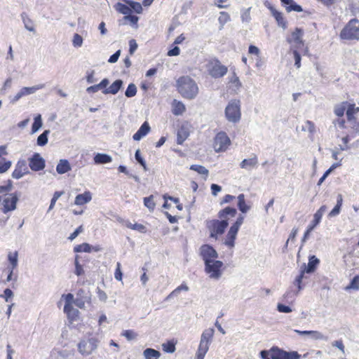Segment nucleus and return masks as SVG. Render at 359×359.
<instances>
[{
  "label": "nucleus",
  "mask_w": 359,
  "mask_h": 359,
  "mask_svg": "<svg viewBox=\"0 0 359 359\" xmlns=\"http://www.w3.org/2000/svg\"><path fill=\"white\" fill-rule=\"evenodd\" d=\"M127 3L130 5V10L133 9L137 13L142 12V7L140 3L135 1H127Z\"/></svg>",
  "instance_id": "48"
},
{
  "label": "nucleus",
  "mask_w": 359,
  "mask_h": 359,
  "mask_svg": "<svg viewBox=\"0 0 359 359\" xmlns=\"http://www.w3.org/2000/svg\"><path fill=\"white\" fill-rule=\"evenodd\" d=\"M143 354L145 359H158L161 355L159 351L150 348H146Z\"/></svg>",
  "instance_id": "32"
},
{
  "label": "nucleus",
  "mask_w": 359,
  "mask_h": 359,
  "mask_svg": "<svg viewBox=\"0 0 359 359\" xmlns=\"http://www.w3.org/2000/svg\"><path fill=\"white\" fill-rule=\"evenodd\" d=\"M123 335L128 339V340H132L133 339H135V337H136V334L133 331V330H125L123 332Z\"/></svg>",
  "instance_id": "63"
},
{
  "label": "nucleus",
  "mask_w": 359,
  "mask_h": 359,
  "mask_svg": "<svg viewBox=\"0 0 359 359\" xmlns=\"http://www.w3.org/2000/svg\"><path fill=\"white\" fill-rule=\"evenodd\" d=\"M126 226L130 229L137 230L141 233L146 232V227L142 224H138V223L132 224L130 222H128L126 224Z\"/></svg>",
  "instance_id": "40"
},
{
  "label": "nucleus",
  "mask_w": 359,
  "mask_h": 359,
  "mask_svg": "<svg viewBox=\"0 0 359 359\" xmlns=\"http://www.w3.org/2000/svg\"><path fill=\"white\" fill-rule=\"evenodd\" d=\"M278 311L280 313H290L292 311V309L290 306L279 304L277 306Z\"/></svg>",
  "instance_id": "64"
},
{
  "label": "nucleus",
  "mask_w": 359,
  "mask_h": 359,
  "mask_svg": "<svg viewBox=\"0 0 359 359\" xmlns=\"http://www.w3.org/2000/svg\"><path fill=\"white\" fill-rule=\"evenodd\" d=\"M351 289L355 290H359V276L358 275L354 276V278L351 280V283L345 287L346 290H350Z\"/></svg>",
  "instance_id": "38"
},
{
  "label": "nucleus",
  "mask_w": 359,
  "mask_h": 359,
  "mask_svg": "<svg viewBox=\"0 0 359 359\" xmlns=\"http://www.w3.org/2000/svg\"><path fill=\"white\" fill-rule=\"evenodd\" d=\"M13 184L11 180H8L4 185L0 186V205H2L1 211L6 214L17 208L18 196L16 192L10 193Z\"/></svg>",
  "instance_id": "3"
},
{
  "label": "nucleus",
  "mask_w": 359,
  "mask_h": 359,
  "mask_svg": "<svg viewBox=\"0 0 359 359\" xmlns=\"http://www.w3.org/2000/svg\"><path fill=\"white\" fill-rule=\"evenodd\" d=\"M137 93V88L135 84L130 83L128 86V88L125 92V95L128 97H132Z\"/></svg>",
  "instance_id": "43"
},
{
  "label": "nucleus",
  "mask_w": 359,
  "mask_h": 359,
  "mask_svg": "<svg viewBox=\"0 0 359 359\" xmlns=\"http://www.w3.org/2000/svg\"><path fill=\"white\" fill-rule=\"evenodd\" d=\"M294 332L301 336L311 335L315 339H322L323 338V335L320 332L316 331V330L302 331V330H294Z\"/></svg>",
  "instance_id": "30"
},
{
  "label": "nucleus",
  "mask_w": 359,
  "mask_h": 359,
  "mask_svg": "<svg viewBox=\"0 0 359 359\" xmlns=\"http://www.w3.org/2000/svg\"><path fill=\"white\" fill-rule=\"evenodd\" d=\"M189 290V287L186 284H181L180 286L176 287L168 297V298L171 297L172 296H175L178 294L182 290L187 291Z\"/></svg>",
  "instance_id": "50"
},
{
  "label": "nucleus",
  "mask_w": 359,
  "mask_h": 359,
  "mask_svg": "<svg viewBox=\"0 0 359 359\" xmlns=\"http://www.w3.org/2000/svg\"><path fill=\"white\" fill-rule=\"evenodd\" d=\"M42 126L41 116L40 114L37 115L34 118V121L33 123L32 130V133L36 132Z\"/></svg>",
  "instance_id": "44"
},
{
  "label": "nucleus",
  "mask_w": 359,
  "mask_h": 359,
  "mask_svg": "<svg viewBox=\"0 0 359 359\" xmlns=\"http://www.w3.org/2000/svg\"><path fill=\"white\" fill-rule=\"evenodd\" d=\"M340 38L346 40L359 39V20L351 19L341 29Z\"/></svg>",
  "instance_id": "7"
},
{
  "label": "nucleus",
  "mask_w": 359,
  "mask_h": 359,
  "mask_svg": "<svg viewBox=\"0 0 359 359\" xmlns=\"http://www.w3.org/2000/svg\"><path fill=\"white\" fill-rule=\"evenodd\" d=\"M238 208L243 213L247 212L250 210V207L246 204L243 194H241L238 196Z\"/></svg>",
  "instance_id": "31"
},
{
  "label": "nucleus",
  "mask_w": 359,
  "mask_h": 359,
  "mask_svg": "<svg viewBox=\"0 0 359 359\" xmlns=\"http://www.w3.org/2000/svg\"><path fill=\"white\" fill-rule=\"evenodd\" d=\"M92 199V194L89 191H86L84 193L78 194L74 200V204L77 205H83Z\"/></svg>",
  "instance_id": "20"
},
{
  "label": "nucleus",
  "mask_w": 359,
  "mask_h": 359,
  "mask_svg": "<svg viewBox=\"0 0 359 359\" xmlns=\"http://www.w3.org/2000/svg\"><path fill=\"white\" fill-rule=\"evenodd\" d=\"M280 1L285 6L287 12H302L303 11L302 6L297 4L293 0H280Z\"/></svg>",
  "instance_id": "23"
},
{
  "label": "nucleus",
  "mask_w": 359,
  "mask_h": 359,
  "mask_svg": "<svg viewBox=\"0 0 359 359\" xmlns=\"http://www.w3.org/2000/svg\"><path fill=\"white\" fill-rule=\"evenodd\" d=\"M71 170V166L67 160L62 159L56 166V171L59 174H65Z\"/></svg>",
  "instance_id": "28"
},
{
  "label": "nucleus",
  "mask_w": 359,
  "mask_h": 359,
  "mask_svg": "<svg viewBox=\"0 0 359 359\" xmlns=\"http://www.w3.org/2000/svg\"><path fill=\"white\" fill-rule=\"evenodd\" d=\"M1 297H3L6 302H8L11 298L13 297V292L9 288H6L4 291V294L0 295Z\"/></svg>",
  "instance_id": "57"
},
{
  "label": "nucleus",
  "mask_w": 359,
  "mask_h": 359,
  "mask_svg": "<svg viewBox=\"0 0 359 359\" xmlns=\"http://www.w3.org/2000/svg\"><path fill=\"white\" fill-rule=\"evenodd\" d=\"M114 277L117 280H122L123 274L121 270V263L117 262L116 268L114 272Z\"/></svg>",
  "instance_id": "55"
},
{
  "label": "nucleus",
  "mask_w": 359,
  "mask_h": 359,
  "mask_svg": "<svg viewBox=\"0 0 359 359\" xmlns=\"http://www.w3.org/2000/svg\"><path fill=\"white\" fill-rule=\"evenodd\" d=\"M74 264H75V273L77 276L83 275L84 273V271H83V266L79 264L78 255H76L75 257Z\"/></svg>",
  "instance_id": "49"
},
{
  "label": "nucleus",
  "mask_w": 359,
  "mask_h": 359,
  "mask_svg": "<svg viewBox=\"0 0 359 359\" xmlns=\"http://www.w3.org/2000/svg\"><path fill=\"white\" fill-rule=\"evenodd\" d=\"M200 255L204 261L205 271L209 278L219 279L225 267L222 261L216 260L218 254L214 248L208 244L203 245L200 248Z\"/></svg>",
  "instance_id": "1"
},
{
  "label": "nucleus",
  "mask_w": 359,
  "mask_h": 359,
  "mask_svg": "<svg viewBox=\"0 0 359 359\" xmlns=\"http://www.w3.org/2000/svg\"><path fill=\"white\" fill-rule=\"evenodd\" d=\"M345 111L347 119L348 121H355V115L359 113V107H356L355 103H351L347 101L342 102L334 107V112L336 116L339 117V118L334 122V124L341 129L346 128V121L342 118Z\"/></svg>",
  "instance_id": "4"
},
{
  "label": "nucleus",
  "mask_w": 359,
  "mask_h": 359,
  "mask_svg": "<svg viewBox=\"0 0 359 359\" xmlns=\"http://www.w3.org/2000/svg\"><path fill=\"white\" fill-rule=\"evenodd\" d=\"M319 263L320 260L315 255L309 257L307 266H305V268L301 271L300 273L297 276L294 280L295 285H297L299 290L302 288L301 284L304 278V273L315 271Z\"/></svg>",
  "instance_id": "10"
},
{
  "label": "nucleus",
  "mask_w": 359,
  "mask_h": 359,
  "mask_svg": "<svg viewBox=\"0 0 359 359\" xmlns=\"http://www.w3.org/2000/svg\"><path fill=\"white\" fill-rule=\"evenodd\" d=\"M214 332V329L208 328L205 330L202 333L200 344L196 352V359H204L209 349V345L212 339Z\"/></svg>",
  "instance_id": "8"
},
{
  "label": "nucleus",
  "mask_w": 359,
  "mask_h": 359,
  "mask_svg": "<svg viewBox=\"0 0 359 359\" xmlns=\"http://www.w3.org/2000/svg\"><path fill=\"white\" fill-rule=\"evenodd\" d=\"M227 119L232 122H237L241 118L240 104L238 100L229 102L225 109Z\"/></svg>",
  "instance_id": "14"
},
{
  "label": "nucleus",
  "mask_w": 359,
  "mask_h": 359,
  "mask_svg": "<svg viewBox=\"0 0 359 359\" xmlns=\"http://www.w3.org/2000/svg\"><path fill=\"white\" fill-rule=\"evenodd\" d=\"M326 210V205H322L314 214L313 219L309 225L315 228L320 222L322 217Z\"/></svg>",
  "instance_id": "24"
},
{
  "label": "nucleus",
  "mask_w": 359,
  "mask_h": 359,
  "mask_svg": "<svg viewBox=\"0 0 359 359\" xmlns=\"http://www.w3.org/2000/svg\"><path fill=\"white\" fill-rule=\"evenodd\" d=\"M36 90V88L34 87H31V88L24 87L20 91L21 92V95H22V96H25L27 95L34 93Z\"/></svg>",
  "instance_id": "59"
},
{
  "label": "nucleus",
  "mask_w": 359,
  "mask_h": 359,
  "mask_svg": "<svg viewBox=\"0 0 359 359\" xmlns=\"http://www.w3.org/2000/svg\"><path fill=\"white\" fill-rule=\"evenodd\" d=\"M135 159L137 160V161L144 168L146 169V163L144 161V160L142 158V157L140 155V150H137L136 152H135Z\"/></svg>",
  "instance_id": "61"
},
{
  "label": "nucleus",
  "mask_w": 359,
  "mask_h": 359,
  "mask_svg": "<svg viewBox=\"0 0 359 359\" xmlns=\"http://www.w3.org/2000/svg\"><path fill=\"white\" fill-rule=\"evenodd\" d=\"M23 22L27 29L30 32H34V26L33 21L27 15L23 17Z\"/></svg>",
  "instance_id": "51"
},
{
  "label": "nucleus",
  "mask_w": 359,
  "mask_h": 359,
  "mask_svg": "<svg viewBox=\"0 0 359 359\" xmlns=\"http://www.w3.org/2000/svg\"><path fill=\"white\" fill-rule=\"evenodd\" d=\"M272 13H273V16L275 18V19L276 20L278 23L279 25L284 26L285 25V22L284 18L283 16V13L281 12H279L276 10L273 11Z\"/></svg>",
  "instance_id": "47"
},
{
  "label": "nucleus",
  "mask_w": 359,
  "mask_h": 359,
  "mask_svg": "<svg viewBox=\"0 0 359 359\" xmlns=\"http://www.w3.org/2000/svg\"><path fill=\"white\" fill-rule=\"evenodd\" d=\"M150 131V126L147 121L143 123L139 130L133 135V138L134 140L138 141Z\"/></svg>",
  "instance_id": "21"
},
{
  "label": "nucleus",
  "mask_w": 359,
  "mask_h": 359,
  "mask_svg": "<svg viewBox=\"0 0 359 359\" xmlns=\"http://www.w3.org/2000/svg\"><path fill=\"white\" fill-rule=\"evenodd\" d=\"M124 19L129 20L133 25H137L139 18L136 15H133L129 13L124 17Z\"/></svg>",
  "instance_id": "62"
},
{
  "label": "nucleus",
  "mask_w": 359,
  "mask_h": 359,
  "mask_svg": "<svg viewBox=\"0 0 359 359\" xmlns=\"http://www.w3.org/2000/svg\"><path fill=\"white\" fill-rule=\"evenodd\" d=\"M258 164V158L255 154L252 158H245L240 163V167L243 169H252L256 168Z\"/></svg>",
  "instance_id": "22"
},
{
  "label": "nucleus",
  "mask_w": 359,
  "mask_h": 359,
  "mask_svg": "<svg viewBox=\"0 0 359 359\" xmlns=\"http://www.w3.org/2000/svg\"><path fill=\"white\" fill-rule=\"evenodd\" d=\"M191 126L188 123H183L180 126L177 133V144H182L188 138L190 134Z\"/></svg>",
  "instance_id": "17"
},
{
  "label": "nucleus",
  "mask_w": 359,
  "mask_h": 359,
  "mask_svg": "<svg viewBox=\"0 0 359 359\" xmlns=\"http://www.w3.org/2000/svg\"><path fill=\"white\" fill-rule=\"evenodd\" d=\"M292 53L294 59V65L297 69H299L301 67V55L297 50H294Z\"/></svg>",
  "instance_id": "53"
},
{
  "label": "nucleus",
  "mask_w": 359,
  "mask_h": 359,
  "mask_svg": "<svg viewBox=\"0 0 359 359\" xmlns=\"http://www.w3.org/2000/svg\"><path fill=\"white\" fill-rule=\"evenodd\" d=\"M332 346L338 348L343 353H345V346L341 339L332 342Z\"/></svg>",
  "instance_id": "60"
},
{
  "label": "nucleus",
  "mask_w": 359,
  "mask_h": 359,
  "mask_svg": "<svg viewBox=\"0 0 359 359\" xmlns=\"http://www.w3.org/2000/svg\"><path fill=\"white\" fill-rule=\"evenodd\" d=\"M64 312L71 322L76 320L79 318V311L74 309L73 306H69L67 309L64 308Z\"/></svg>",
  "instance_id": "29"
},
{
  "label": "nucleus",
  "mask_w": 359,
  "mask_h": 359,
  "mask_svg": "<svg viewBox=\"0 0 359 359\" xmlns=\"http://www.w3.org/2000/svg\"><path fill=\"white\" fill-rule=\"evenodd\" d=\"M298 228H293L291 233H290L289 235V237L286 241V243H285V248L287 247V245H288V243L290 241H294L295 240V238H296V236L297 235V233H298Z\"/></svg>",
  "instance_id": "54"
},
{
  "label": "nucleus",
  "mask_w": 359,
  "mask_h": 359,
  "mask_svg": "<svg viewBox=\"0 0 359 359\" xmlns=\"http://www.w3.org/2000/svg\"><path fill=\"white\" fill-rule=\"evenodd\" d=\"M176 88L182 97L187 100H193L198 94L197 83L189 76H180L177 80Z\"/></svg>",
  "instance_id": "5"
},
{
  "label": "nucleus",
  "mask_w": 359,
  "mask_h": 359,
  "mask_svg": "<svg viewBox=\"0 0 359 359\" xmlns=\"http://www.w3.org/2000/svg\"><path fill=\"white\" fill-rule=\"evenodd\" d=\"M12 163L9 160L6 158H1L0 160V174L7 172L11 167Z\"/></svg>",
  "instance_id": "37"
},
{
  "label": "nucleus",
  "mask_w": 359,
  "mask_h": 359,
  "mask_svg": "<svg viewBox=\"0 0 359 359\" xmlns=\"http://www.w3.org/2000/svg\"><path fill=\"white\" fill-rule=\"evenodd\" d=\"M244 221V217L240 215L237 217L235 222L230 226L226 237L224 238V244L229 248L231 249L235 246V241L241 226L243 224Z\"/></svg>",
  "instance_id": "9"
},
{
  "label": "nucleus",
  "mask_w": 359,
  "mask_h": 359,
  "mask_svg": "<svg viewBox=\"0 0 359 359\" xmlns=\"http://www.w3.org/2000/svg\"><path fill=\"white\" fill-rule=\"evenodd\" d=\"M18 252H9L8 255V259L10 262L11 266L10 268L15 269L18 266Z\"/></svg>",
  "instance_id": "39"
},
{
  "label": "nucleus",
  "mask_w": 359,
  "mask_h": 359,
  "mask_svg": "<svg viewBox=\"0 0 359 359\" xmlns=\"http://www.w3.org/2000/svg\"><path fill=\"white\" fill-rule=\"evenodd\" d=\"M48 131L45 130L37 138V144L39 146H44L48 142Z\"/></svg>",
  "instance_id": "46"
},
{
  "label": "nucleus",
  "mask_w": 359,
  "mask_h": 359,
  "mask_svg": "<svg viewBox=\"0 0 359 359\" xmlns=\"http://www.w3.org/2000/svg\"><path fill=\"white\" fill-rule=\"evenodd\" d=\"M144 204L147 208L153 211L156 206V204L154 201V196L151 195L148 197H145L144 198Z\"/></svg>",
  "instance_id": "42"
},
{
  "label": "nucleus",
  "mask_w": 359,
  "mask_h": 359,
  "mask_svg": "<svg viewBox=\"0 0 359 359\" xmlns=\"http://www.w3.org/2000/svg\"><path fill=\"white\" fill-rule=\"evenodd\" d=\"M342 205V197L341 195L338 196L337 205L334 208L329 212L328 217H333L339 214L341 207Z\"/></svg>",
  "instance_id": "33"
},
{
  "label": "nucleus",
  "mask_w": 359,
  "mask_h": 359,
  "mask_svg": "<svg viewBox=\"0 0 359 359\" xmlns=\"http://www.w3.org/2000/svg\"><path fill=\"white\" fill-rule=\"evenodd\" d=\"M97 344L98 339L95 337H90L82 339L78 344V349L83 355H88L97 348Z\"/></svg>",
  "instance_id": "12"
},
{
  "label": "nucleus",
  "mask_w": 359,
  "mask_h": 359,
  "mask_svg": "<svg viewBox=\"0 0 359 359\" xmlns=\"http://www.w3.org/2000/svg\"><path fill=\"white\" fill-rule=\"evenodd\" d=\"M237 210L235 208L226 207L219 211L217 215L219 219H214L206 222V227L210 233V237L217 239L224 234L229 226V221L236 217Z\"/></svg>",
  "instance_id": "2"
},
{
  "label": "nucleus",
  "mask_w": 359,
  "mask_h": 359,
  "mask_svg": "<svg viewBox=\"0 0 359 359\" xmlns=\"http://www.w3.org/2000/svg\"><path fill=\"white\" fill-rule=\"evenodd\" d=\"M163 349L167 353H173L175 351V345L172 341H168L163 344Z\"/></svg>",
  "instance_id": "52"
},
{
  "label": "nucleus",
  "mask_w": 359,
  "mask_h": 359,
  "mask_svg": "<svg viewBox=\"0 0 359 359\" xmlns=\"http://www.w3.org/2000/svg\"><path fill=\"white\" fill-rule=\"evenodd\" d=\"M304 36V30L301 28L296 27L287 37V41L292 44L297 49L304 48V42L302 39Z\"/></svg>",
  "instance_id": "15"
},
{
  "label": "nucleus",
  "mask_w": 359,
  "mask_h": 359,
  "mask_svg": "<svg viewBox=\"0 0 359 359\" xmlns=\"http://www.w3.org/2000/svg\"><path fill=\"white\" fill-rule=\"evenodd\" d=\"M208 72L213 78H220L227 72V67L217 60L210 61L208 64Z\"/></svg>",
  "instance_id": "13"
},
{
  "label": "nucleus",
  "mask_w": 359,
  "mask_h": 359,
  "mask_svg": "<svg viewBox=\"0 0 359 359\" xmlns=\"http://www.w3.org/2000/svg\"><path fill=\"white\" fill-rule=\"evenodd\" d=\"M101 250L99 245L91 246L87 243H83L76 245L74 248V252H90L91 251L98 252Z\"/></svg>",
  "instance_id": "18"
},
{
  "label": "nucleus",
  "mask_w": 359,
  "mask_h": 359,
  "mask_svg": "<svg viewBox=\"0 0 359 359\" xmlns=\"http://www.w3.org/2000/svg\"><path fill=\"white\" fill-rule=\"evenodd\" d=\"M27 172V168L24 161L22 162H18L15 170H13L12 173V176L13 178L15 179H20Z\"/></svg>",
  "instance_id": "19"
},
{
  "label": "nucleus",
  "mask_w": 359,
  "mask_h": 359,
  "mask_svg": "<svg viewBox=\"0 0 359 359\" xmlns=\"http://www.w3.org/2000/svg\"><path fill=\"white\" fill-rule=\"evenodd\" d=\"M231 18L229 14L225 11H221L218 18V21L220 25V29H222L224 25L230 20Z\"/></svg>",
  "instance_id": "36"
},
{
  "label": "nucleus",
  "mask_w": 359,
  "mask_h": 359,
  "mask_svg": "<svg viewBox=\"0 0 359 359\" xmlns=\"http://www.w3.org/2000/svg\"><path fill=\"white\" fill-rule=\"evenodd\" d=\"M190 170L197 172L200 175H203L205 176V179L207 178L209 171L204 166L201 165H191L190 166Z\"/></svg>",
  "instance_id": "34"
},
{
  "label": "nucleus",
  "mask_w": 359,
  "mask_h": 359,
  "mask_svg": "<svg viewBox=\"0 0 359 359\" xmlns=\"http://www.w3.org/2000/svg\"><path fill=\"white\" fill-rule=\"evenodd\" d=\"M123 82L121 80L118 79L113 82L108 88H105L102 93L104 94H116L121 88Z\"/></svg>",
  "instance_id": "26"
},
{
  "label": "nucleus",
  "mask_w": 359,
  "mask_h": 359,
  "mask_svg": "<svg viewBox=\"0 0 359 359\" xmlns=\"http://www.w3.org/2000/svg\"><path fill=\"white\" fill-rule=\"evenodd\" d=\"M83 230V225H80L78 228L76 229V230L72 233L68 239L70 240V241H73L74 239H75L78 235L81 233Z\"/></svg>",
  "instance_id": "58"
},
{
  "label": "nucleus",
  "mask_w": 359,
  "mask_h": 359,
  "mask_svg": "<svg viewBox=\"0 0 359 359\" xmlns=\"http://www.w3.org/2000/svg\"><path fill=\"white\" fill-rule=\"evenodd\" d=\"M44 159L39 153H35L29 158V166L33 171H40L45 168Z\"/></svg>",
  "instance_id": "16"
},
{
  "label": "nucleus",
  "mask_w": 359,
  "mask_h": 359,
  "mask_svg": "<svg viewBox=\"0 0 359 359\" xmlns=\"http://www.w3.org/2000/svg\"><path fill=\"white\" fill-rule=\"evenodd\" d=\"M14 269H12V268H8V269H4L3 271L7 273V278H6V280L4 281L5 283L10 282L11 280H13L14 282L17 281L18 276L13 275Z\"/></svg>",
  "instance_id": "41"
},
{
  "label": "nucleus",
  "mask_w": 359,
  "mask_h": 359,
  "mask_svg": "<svg viewBox=\"0 0 359 359\" xmlns=\"http://www.w3.org/2000/svg\"><path fill=\"white\" fill-rule=\"evenodd\" d=\"M95 164H105L111 163L112 161L111 157L106 154H97L93 158Z\"/></svg>",
  "instance_id": "27"
},
{
  "label": "nucleus",
  "mask_w": 359,
  "mask_h": 359,
  "mask_svg": "<svg viewBox=\"0 0 359 359\" xmlns=\"http://www.w3.org/2000/svg\"><path fill=\"white\" fill-rule=\"evenodd\" d=\"M262 359H300L302 355L297 351L287 352L278 346H273L269 350H263L260 352Z\"/></svg>",
  "instance_id": "6"
},
{
  "label": "nucleus",
  "mask_w": 359,
  "mask_h": 359,
  "mask_svg": "<svg viewBox=\"0 0 359 359\" xmlns=\"http://www.w3.org/2000/svg\"><path fill=\"white\" fill-rule=\"evenodd\" d=\"M114 7L117 12L126 15L130 13V8L122 3H117L114 6Z\"/></svg>",
  "instance_id": "35"
},
{
  "label": "nucleus",
  "mask_w": 359,
  "mask_h": 359,
  "mask_svg": "<svg viewBox=\"0 0 359 359\" xmlns=\"http://www.w3.org/2000/svg\"><path fill=\"white\" fill-rule=\"evenodd\" d=\"M172 112L175 116L182 115L186 110L185 105L179 100H174L172 102Z\"/></svg>",
  "instance_id": "25"
},
{
  "label": "nucleus",
  "mask_w": 359,
  "mask_h": 359,
  "mask_svg": "<svg viewBox=\"0 0 359 359\" xmlns=\"http://www.w3.org/2000/svg\"><path fill=\"white\" fill-rule=\"evenodd\" d=\"M231 144V140L226 133H218L213 142V148L216 152L225 151Z\"/></svg>",
  "instance_id": "11"
},
{
  "label": "nucleus",
  "mask_w": 359,
  "mask_h": 359,
  "mask_svg": "<svg viewBox=\"0 0 359 359\" xmlns=\"http://www.w3.org/2000/svg\"><path fill=\"white\" fill-rule=\"evenodd\" d=\"M83 39L79 34H75L73 37V44L76 47H80L82 45Z\"/></svg>",
  "instance_id": "56"
},
{
  "label": "nucleus",
  "mask_w": 359,
  "mask_h": 359,
  "mask_svg": "<svg viewBox=\"0 0 359 359\" xmlns=\"http://www.w3.org/2000/svg\"><path fill=\"white\" fill-rule=\"evenodd\" d=\"M62 298H64L65 300V304L64 308L67 309L69 306H72L74 303V295L72 293H68L67 294H62Z\"/></svg>",
  "instance_id": "45"
}]
</instances>
